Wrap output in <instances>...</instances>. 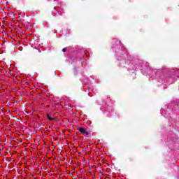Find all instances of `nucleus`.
<instances>
[{"label":"nucleus","mask_w":179,"mask_h":179,"mask_svg":"<svg viewBox=\"0 0 179 179\" xmlns=\"http://www.w3.org/2000/svg\"><path fill=\"white\" fill-rule=\"evenodd\" d=\"M78 130L80 132V134H83L84 135H89V132L86 131L85 128H78Z\"/></svg>","instance_id":"obj_1"},{"label":"nucleus","mask_w":179,"mask_h":179,"mask_svg":"<svg viewBox=\"0 0 179 179\" xmlns=\"http://www.w3.org/2000/svg\"><path fill=\"white\" fill-rule=\"evenodd\" d=\"M47 117H48V119L50 121H55V118L51 117V116L50 115V114H48V115H47Z\"/></svg>","instance_id":"obj_2"},{"label":"nucleus","mask_w":179,"mask_h":179,"mask_svg":"<svg viewBox=\"0 0 179 179\" xmlns=\"http://www.w3.org/2000/svg\"><path fill=\"white\" fill-rule=\"evenodd\" d=\"M62 52H66V48H63V49H62Z\"/></svg>","instance_id":"obj_3"}]
</instances>
